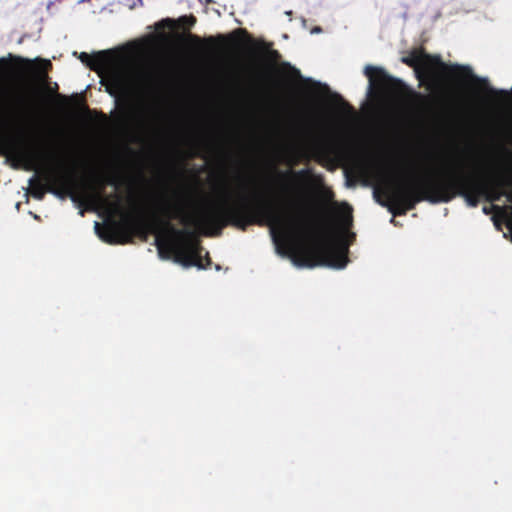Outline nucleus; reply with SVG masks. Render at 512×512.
<instances>
[{"instance_id": "nucleus-16", "label": "nucleus", "mask_w": 512, "mask_h": 512, "mask_svg": "<svg viewBox=\"0 0 512 512\" xmlns=\"http://www.w3.org/2000/svg\"><path fill=\"white\" fill-rule=\"evenodd\" d=\"M178 22L185 27H191L196 23V18L193 15L182 16L178 19Z\"/></svg>"}, {"instance_id": "nucleus-22", "label": "nucleus", "mask_w": 512, "mask_h": 512, "mask_svg": "<svg viewBox=\"0 0 512 512\" xmlns=\"http://www.w3.org/2000/svg\"><path fill=\"white\" fill-rule=\"evenodd\" d=\"M324 196L327 201H333L334 193L331 190H326Z\"/></svg>"}, {"instance_id": "nucleus-8", "label": "nucleus", "mask_w": 512, "mask_h": 512, "mask_svg": "<svg viewBox=\"0 0 512 512\" xmlns=\"http://www.w3.org/2000/svg\"><path fill=\"white\" fill-rule=\"evenodd\" d=\"M95 227L99 237L108 244H125L129 242L127 235H121L119 233V228L116 223L107 225L100 230V225L96 222Z\"/></svg>"}, {"instance_id": "nucleus-29", "label": "nucleus", "mask_w": 512, "mask_h": 512, "mask_svg": "<svg viewBox=\"0 0 512 512\" xmlns=\"http://www.w3.org/2000/svg\"><path fill=\"white\" fill-rule=\"evenodd\" d=\"M57 97L62 99L63 101H67V97L66 96H63V95H60V94H57Z\"/></svg>"}, {"instance_id": "nucleus-4", "label": "nucleus", "mask_w": 512, "mask_h": 512, "mask_svg": "<svg viewBox=\"0 0 512 512\" xmlns=\"http://www.w3.org/2000/svg\"><path fill=\"white\" fill-rule=\"evenodd\" d=\"M402 62L415 70L417 78L421 82L429 81L432 84L436 83L437 77L434 70L435 68H438L443 72L449 73L455 78L470 79L475 83L485 86L486 92L491 95H508L506 91H498L490 87L487 80L474 75L469 66L445 64L440 55L428 54L423 48L411 51L408 56L402 58Z\"/></svg>"}, {"instance_id": "nucleus-3", "label": "nucleus", "mask_w": 512, "mask_h": 512, "mask_svg": "<svg viewBox=\"0 0 512 512\" xmlns=\"http://www.w3.org/2000/svg\"><path fill=\"white\" fill-rule=\"evenodd\" d=\"M106 185H116L115 178L96 176L92 183L80 185L74 166L63 157H57L55 165L45 170L40 178L33 176L29 179V193L33 198L42 200L47 192L73 197L81 190L90 203L101 205L111 214L118 213L121 210L120 197L114 194L115 200H111L105 196Z\"/></svg>"}, {"instance_id": "nucleus-15", "label": "nucleus", "mask_w": 512, "mask_h": 512, "mask_svg": "<svg viewBox=\"0 0 512 512\" xmlns=\"http://www.w3.org/2000/svg\"><path fill=\"white\" fill-rule=\"evenodd\" d=\"M271 45V43L265 44V49L267 50V59L271 62H277L281 58V55L277 50L270 49Z\"/></svg>"}, {"instance_id": "nucleus-12", "label": "nucleus", "mask_w": 512, "mask_h": 512, "mask_svg": "<svg viewBox=\"0 0 512 512\" xmlns=\"http://www.w3.org/2000/svg\"><path fill=\"white\" fill-rule=\"evenodd\" d=\"M317 150L321 156L328 158L331 155L335 154L336 147L333 142L327 141V142L320 143L317 146Z\"/></svg>"}, {"instance_id": "nucleus-2", "label": "nucleus", "mask_w": 512, "mask_h": 512, "mask_svg": "<svg viewBox=\"0 0 512 512\" xmlns=\"http://www.w3.org/2000/svg\"><path fill=\"white\" fill-rule=\"evenodd\" d=\"M386 194L391 203L389 211L394 216L405 215L422 201L448 203L460 196L468 206L477 207L483 199L480 174L475 170L468 173L453 172L409 184L399 183L388 187Z\"/></svg>"}, {"instance_id": "nucleus-23", "label": "nucleus", "mask_w": 512, "mask_h": 512, "mask_svg": "<svg viewBox=\"0 0 512 512\" xmlns=\"http://www.w3.org/2000/svg\"><path fill=\"white\" fill-rule=\"evenodd\" d=\"M413 96L417 99V100H420V101H426L428 99V97L422 95L421 93H416V92H413Z\"/></svg>"}, {"instance_id": "nucleus-19", "label": "nucleus", "mask_w": 512, "mask_h": 512, "mask_svg": "<svg viewBox=\"0 0 512 512\" xmlns=\"http://www.w3.org/2000/svg\"><path fill=\"white\" fill-rule=\"evenodd\" d=\"M11 58H13L15 61L17 62H21V63H24L26 65V68L27 69H32V62L28 59H23V58H20V57H13L12 55H10Z\"/></svg>"}, {"instance_id": "nucleus-6", "label": "nucleus", "mask_w": 512, "mask_h": 512, "mask_svg": "<svg viewBox=\"0 0 512 512\" xmlns=\"http://www.w3.org/2000/svg\"><path fill=\"white\" fill-rule=\"evenodd\" d=\"M506 181L497 174L488 176L480 175V185L483 193V199L487 202L494 203L499 201L503 196H507L512 202V193L507 194L505 191Z\"/></svg>"}, {"instance_id": "nucleus-13", "label": "nucleus", "mask_w": 512, "mask_h": 512, "mask_svg": "<svg viewBox=\"0 0 512 512\" xmlns=\"http://www.w3.org/2000/svg\"><path fill=\"white\" fill-rule=\"evenodd\" d=\"M108 81H109L110 86L114 90L121 91L125 87L123 76L118 72L112 73L109 76Z\"/></svg>"}, {"instance_id": "nucleus-27", "label": "nucleus", "mask_w": 512, "mask_h": 512, "mask_svg": "<svg viewBox=\"0 0 512 512\" xmlns=\"http://www.w3.org/2000/svg\"><path fill=\"white\" fill-rule=\"evenodd\" d=\"M282 190H283L284 192H290V190H291V189L289 188V186H288V185H284Z\"/></svg>"}, {"instance_id": "nucleus-25", "label": "nucleus", "mask_w": 512, "mask_h": 512, "mask_svg": "<svg viewBox=\"0 0 512 512\" xmlns=\"http://www.w3.org/2000/svg\"><path fill=\"white\" fill-rule=\"evenodd\" d=\"M190 38L197 43L200 42V38L196 35H190Z\"/></svg>"}, {"instance_id": "nucleus-11", "label": "nucleus", "mask_w": 512, "mask_h": 512, "mask_svg": "<svg viewBox=\"0 0 512 512\" xmlns=\"http://www.w3.org/2000/svg\"><path fill=\"white\" fill-rule=\"evenodd\" d=\"M278 175L282 180H288L290 178L303 180V179H307L308 177H310V170L309 169H301L299 171L288 170L286 172H278Z\"/></svg>"}, {"instance_id": "nucleus-14", "label": "nucleus", "mask_w": 512, "mask_h": 512, "mask_svg": "<svg viewBox=\"0 0 512 512\" xmlns=\"http://www.w3.org/2000/svg\"><path fill=\"white\" fill-rule=\"evenodd\" d=\"M238 34H247V31L245 29H236L233 33L229 34L228 36H224V35H219L217 37V39L221 42V43H225L227 41H235L236 40V36Z\"/></svg>"}, {"instance_id": "nucleus-7", "label": "nucleus", "mask_w": 512, "mask_h": 512, "mask_svg": "<svg viewBox=\"0 0 512 512\" xmlns=\"http://www.w3.org/2000/svg\"><path fill=\"white\" fill-rule=\"evenodd\" d=\"M364 73L369 79L370 90H387L390 88H397L402 85L400 80L391 77L379 67L368 65L365 67Z\"/></svg>"}, {"instance_id": "nucleus-28", "label": "nucleus", "mask_w": 512, "mask_h": 512, "mask_svg": "<svg viewBox=\"0 0 512 512\" xmlns=\"http://www.w3.org/2000/svg\"><path fill=\"white\" fill-rule=\"evenodd\" d=\"M44 64H45L46 67H51L52 66V64H51V62L49 60H44Z\"/></svg>"}, {"instance_id": "nucleus-30", "label": "nucleus", "mask_w": 512, "mask_h": 512, "mask_svg": "<svg viewBox=\"0 0 512 512\" xmlns=\"http://www.w3.org/2000/svg\"><path fill=\"white\" fill-rule=\"evenodd\" d=\"M207 41H208L209 43H214L215 39H214L213 37H210V38H208V39H207Z\"/></svg>"}, {"instance_id": "nucleus-18", "label": "nucleus", "mask_w": 512, "mask_h": 512, "mask_svg": "<svg viewBox=\"0 0 512 512\" xmlns=\"http://www.w3.org/2000/svg\"><path fill=\"white\" fill-rule=\"evenodd\" d=\"M346 207L348 208V213L342 216V223L345 227H349L352 223L351 208L347 204Z\"/></svg>"}, {"instance_id": "nucleus-1", "label": "nucleus", "mask_w": 512, "mask_h": 512, "mask_svg": "<svg viewBox=\"0 0 512 512\" xmlns=\"http://www.w3.org/2000/svg\"><path fill=\"white\" fill-rule=\"evenodd\" d=\"M161 216L153 215L149 220L142 215H126V218L138 232L166 230L172 234L173 237L156 238L158 254L160 258L173 259L186 268L206 269L212 263L211 258L209 252L202 255L204 248L193 232L175 228L171 224L172 219L205 229L209 236H219L229 225L245 231L250 225L267 224L274 240L277 231L285 238L297 236L311 244L310 248H293L292 260L297 266L312 268L324 265L342 269L348 263L347 245H334V227L314 213L301 211L284 215L270 204L241 196L237 201L225 199L206 206L195 215L186 214L180 202L168 201L161 208Z\"/></svg>"}, {"instance_id": "nucleus-20", "label": "nucleus", "mask_w": 512, "mask_h": 512, "mask_svg": "<svg viewBox=\"0 0 512 512\" xmlns=\"http://www.w3.org/2000/svg\"><path fill=\"white\" fill-rule=\"evenodd\" d=\"M342 108L346 113L350 115H355V110L353 106H351L348 102L343 101Z\"/></svg>"}, {"instance_id": "nucleus-5", "label": "nucleus", "mask_w": 512, "mask_h": 512, "mask_svg": "<svg viewBox=\"0 0 512 512\" xmlns=\"http://www.w3.org/2000/svg\"><path fill=\"white\" fill-rule=\"evenodd\" d=\"M28 110L27 99L21 95L3 93L0 96V126L8 127Z\"/></svg>"}, {"instance_id": "nucleus-26", "label": "nucleus", "mask_w": 512, "mask_h": 512, "mask_svg": "<svg viewBox=\"0 0 512 512\" xmlns=\"http://www.w3.org/2000/svg\"><path fill=\"white\" fill-rule=\"evenodd\" d=\"M161 23H166V24H169V25H173L174 22L171 19H165Z\"/></svg>"}, {"instance_id": "nucleus-24", "label": "nucleus", "mask_w": 512, "mask_h": 512, "mask_svg": "<svg viewBox=\"0 0 512 512\" xmlns=\"http://www.w3.org/2000/svg\"><path fill=\"white\" fill-rule=\"evenodd\" d=\"M38 77L43 81V82H46L47 79H48V76H47V72L44 70V71H40L39 72V75Z\"/></svg>"}, {"instance_id": "nucleus-17", "label": "nucleus", "mask_w": 512, "mask_h": 512, "mask_svg": "<svg viewBox=\"0 0 512 512\" xmlns=\"http://www.w3.org/2000/svg\"><path fill=\"white\" fill-rule=\"evenodd\" d=\"M11 69V64L5 58L0 59V75L7 74Z\"/></svg>"}, {"instance_id": "nucleus-9", "label": "nucleus", "mask_w": 512, "mask_h": 512, "mask_svg": "<svg viewBox=\"0 0 512 512\" xmlns=\"http://www.w3.org/2000/svg\"><path fill=\"white\" fill-rule=\"evenodd\" d=\"M17 155L25 163L26 170L36 169L44 159L43 151L38 148H23L18 150Z\"/></svg>"}, {"instance_id": "nucleus-31", "label": "nucleus", "mask_w": 512, "mask_h": 512, "mask_svg": "<svg viewBox=\"0 0 512 512\" xmlns=\"http://www.w3.org/2000/svg\"><path fill=\"white\" fill-rule=\"evenodd\" d=\"M333 207H337V202H332Z\"/></svg>"}, {"instance_id": "nucleus-21", "label": "nucleus", "mask_w": 512, "mask_h": 512, "mask_svg": "<svg viewBox=\"0 0 512 512\" xmlns=\"http://www.w3.org/2000/svg\"><path fill=\"white\" fill-rule=\"evenodd\" d=\"M491 210L498 211V210H500V207H499V206H497V205H494V204H491V206H489V207H487V206H484V207H483V212H484L486 215H488V214L491 212Z\"/></svg>"}, {"instance_id": "nucleus-10", "label": "nucleus", "mask_w": 512, "mask_h": 512, "mask_svg": "<svg viewBox=\"0 0 512 512\" xmlns=\"http://www.w3.org/2000/svg\"><path fill=\"white\" fill-rule=\"evenodd\" d=\"M79 59L93 71L103 68L108 62L107 51L97 52L93 56H90L86 52H82L79 55Z\"/></svg>"}]
</instances>
